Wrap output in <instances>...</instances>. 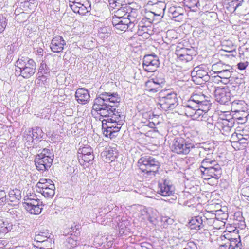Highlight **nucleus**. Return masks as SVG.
<instances>
[{"label": "nucleus", "mask_w": 249, "mask_h": 249, "mask_svg": "<svg viewBox=\"0 0 249 249\" xmlns=\"http://www.w3.org/2000/svg\"><path fill=\"white\" fill-rule=\"evenodd\" d=\"M186 48L180 47L179 46H177L176 51L175 54L179 55V54H185L186 53Z\"/></svg>", "instance_id": "51"}, {"label": "nucleus", "mask_w": 249, "mask_h": 249, "mask_svg": "<svg viewBox=\"0 0 249 249\" xmlns=\"http://www.w3.org/2000/svg\"><path fill=\"white\" fill-rule=\"evenodd\" d=\"M23 205L25 209L31 214H39L42 211V205L40 201L35 198L26 199Z\"/></svg>", "instance_id": "12"}, {"label": "nucleus", "mask_w": 249, "mask_h": 249, "mask_svg": "<svg viewBox=\"0 0 249 249\" xmlns=\"http://www.w3.org/2000/svg\"><path fill=\"white\" fill-rule=\"evenodd\" d=\"M150 212V213L149 215L146 217L148 221H149L151 223L155 225L156 223V217L155 215H154L153 213Z\"/></svg>", "instance_id": "50"}, {"label": "nucleus", "mask_w": 249, "mask_h": 249, "mask_svg": "<svg viewBox=\"0 0 249 249\" xmlns=\"http://www.w3.org/2000/svg\"><path fill=\"white\" fill-rule=\"evenodd\" d=\"M50 182H53V181L51 179H45V178H41L39 179V182L37 184H41L42 185L46 183L49 184Z\"/></svg>", "instance_id": "59"}, {"label": "nucleus", "mask_w": 249, "mask_h": 249, "mask_svg": "<svg viewBox=\"0 0 249 249\" xmlns=\"http://www.w3.org/2000/svg\"><path fill=\"white\" fill-rule=\"evenodd\" d=\"M174 192L171 182L167 180H163L158 183V193L163 196H171Z\"/></svg>", "instance_id": "15"}, {"label": "nucleus", "mask_w": 249, "mask_h": 249, "mask_svg": "<svg viewBox=\"0 0 249 249\" xmlns=\"http://www.w3.org/2000/svg\"><path fill=\"white\" fill-rule=\"evenodd\" d=\"M150 212H152V209H147L146 208H143L142 209L140 210L139 214L141 220L145 221L147 219L146 217L149 215Z\"/></svg>", "instance_id": "37"}, {"label": "nucleus", "mask_w": 249, "mask_h": 249, "mask_svg": "<svg viewBox=\"0 0 249 249\" xmlns=\"http://www.w3.org/2000/svg\"><path fill=\"white\" fill-rule=\"evenodd\" d=\"M138 164L140 169L143 173V176L150 178L156 176L160 167L158 160L149 155L141 157L138 160Z\"/></svg>", "instance_id": "2"}, {"label": "nucleus", "mask_w": 249, "mask_h": 249, "mask_svg": "<svg viewBox=\"0 0 249 249\" xmlns=\"http://www.w3.org/2000/svg\"><path fill=\"white\" fill-rule=\"evenodd\" d=\"M178 61L182 62H187L192 60L193 57L190 56L188 54H179V55H176Z\"/></svg>", "instance_id": "39"}, {"label": "nucleus", "mask_w": 249, "mask_h": 249, "mask_svg": "<svg viewBox=\"0 0 249 249\" xmlns=\"http://www.w3.org/2000/svg\"><path fill=\"white\" fill-rule=\"evenodd\" d=\"M241 193L245 199L249 201V184L241 189Z\"/></svg>", "instance_id": "44"}, {"label": "nucleus", "mask_w": 249, "mask_h": 249, "mask_svg": "<svg viewBox=\"0 0 249 249\" xmlns=\"http://www.w3.org/2000/svg\"><path fill=\"white\" fill-rule=\"evenodd\" d=\"M217 211H211V216L209 218H207V220H208V223L209 224L213 225V224L214 223V219H217V218L216 217V213H214V212H216Z\"/></svg>", "instance_id": "49"}, {"label": "nucleus", "mask_w": 249, "mask_h": 249, "mask_svg": "<svg viewBox=\"0 0 249 249\" xmlns=\"http://www.w3.org/2000/svg\"><path fill=\"white\" fill-rule=\"evenodd\" d=\"M234 50L233 46H230L229 47H222L219 48V55H220L221 58L228 59L231 56L226 53H230Z\"/></svg>", "instance_id": "30"}, {"label": "nucleus", "mask_w": 249, "mask_h": 249, "mask_svg": "<svg viewBox=\"0 0 249 249\" xmlns=\"http://www.w3.org/2000/svg\"><path fill=\"white\" fill-rule=\"evenodd\" d=\"M247 66V64H246L245 63L241 62L238 63V68L241 70H245Z\"/></svg>", "instance_id": "60"}, {"label": "nucleus", "mask_w": 249, "mask_h": 249, "mask_svg": "<svg viewBox=\"0 0 249 249\" xmlns=\"http://www.w3.org/2000/svg\"><path fill=\"white\" fill-rule=\"evenodd\" d=\"M103 117L106 118L102 121L103 128H105L106 126H113L111 127L112 130L114 132H118L121 128L124 121V115L121 111H114L106 116H102Z\"/></svg>", "instance_id": "4"}, {"label": "nucleus", "mask_w": 249, "mask_h": 249, "mask_svg": "<svg viewBox=\"0 0 249 249\" xmlns=\"http://www.w3.org/2000/svg\"><path fill=\"white\" fill-rule=\"evenodd\" d=\"M222 60L219 59V70L225 69V66H230L229 65L221 63Z\"/></svg>", "instance_id": "61"}, {"label": "nucleus", "mask_w": 249, "mask_h": 249, "mask_svg": "<svg viewBox=\"0 0 249 249\" xmlns=\"http://www.w3.org/2000/svg\"><path fill=\"white\" fill-rule=\"evenodd\" d=\"M161 89L160 86L156 82H154V81L152 80L151 79H150L145 83V89L150 92L156 93L160 90Z\"/></svg>", "instance_id": "25"}, {"label": "nucleus", "mask_w": 249, "mask_h": 249, "mask_svg": "<svg viewBox=\"0 0 249 249\" xmlns=\"http://www.w3.org/2000/svg\"><path fill=\"white\" fill-rule=\"evenodd\" d=\"M160 64L159 57L155 54L145 55L143 58V68L148 72L155 71Z\"/></svg>", "instance_id": "9"}, {"label": "nucleus", "mask_w": 249, "mask_h": 249, "mask_svg": "<svg viewBox=\"0 0 249 249\" xmlns=\"http://www.w3.org/2000/svg\"><path fill=\"white\" fill-rule=\"evenodd\" d=\"M231 247V246H226L225 242L219 241V249H230Z\"/></svg>", "instance_id": "56"}, {"label": "nucleus", "mask_w": 249, "mask_h": 249, "mask_svg": "<svg viewBox=\"0 0 249 249\" xmlns=\"http://www.w3.org/2000/svg\"><path fill=\"white\" fill-rule=\"evenodd\" d=\"M49 186L50 188H47L40 193L45 197H52L55 194L54 184H51Z\"/></svg>", "instance_id": "32"}, {"label": "nucleus", "mask_w": 249, "mask_h": 249, "mask_svg": "<svg viewBox=\"0 0 249 249\" xmlns=\"http://www.w3.org/2000/svg\"><path fill=\"white\" fill-rule=\"evenodd\" d=\"M75 96L77 102L82 104L87 103L90 99V95L88 90L84 88H80L77 89Z\"/></svg>", "instance_id": "20"}, {"label": "nucleus", "mask_w": 249, "mask_h": 249, "mask_svg": "<svg viewBox=\"0 0 249 249\" xmlns=\"http://www.w3.org/2000/svg\"><path fill=\"white\" fill-rule=\"evenodd\" d=\"M154 82H156L162 88L165 82L164 76L162 73H158L154 77L151 78Z\"/></svg>", "instance_id": "34"}, {"label": "nucleus", "mask_w": 249, "mask_h": 249, "mask_svg": "<svg viewBox=\"0 0 249 249\" xmlns=\"http://www.w3.org/2000/svg\"><path fill=\"white\" fill-rule=\"evenodd\" d=\"M23 139L28 148L31 146L34 140H35L30 129L25 131Z\"/></svg>", "instance_id": "29"}, {"label": "nucleus", "mask_w": 249, "mask_h": 249, "mask_svg": "<svg viewBox=\"0 0 249 249\" xmlns=\"http://www.w3.org/2000/svg\"><path fill=\"white\" fill-rule=\"evenodd\" d=\"M243 0H225L223 5L229 12H234L237 7L241 6Z\"/></svg>", "instance_id": "22"}, {"label": "nucleus", "mask_w": 249, "mask_h": 249, "mask_svg": "<svg viewBox=\"0 0 249 249\" xmlns=\"http://www.w3.org/2000/svg\"><path fill=\"white\" fill-rule=\"evenodd\" d=\"M210 75L208 78L210 81L208 83V88L212 94H213L215 97H217V90L218 84L217 77H218V72L212 70V71H210Z\"/></svg>", "instance_id": "18"}, {"label": "nucleus", "mask_w": 249, "mask_h": 249, "mask_svg": "<svg viewBox=\"0 0 249 249\" xmlns=\"http://www.w3.org/2000/svg\"><path fill=\"white\" fill-rule=\"evenodd\" d=\"M79 226L76 225L74 227H72L71 228L72 231H71L72 233H71V235H72L74 233V235L77 236L79 233V232H77V231L79 229Z\"/></svg>", "instance_id": "55"}, {"label": "nucleus", "mask_w": 249, "mask_h": 249, "mask_svg": "<svg viewBox=\"0 0 249 249\" xmlns=\"http://www.w3.org/2000/svg\"><path fill=\"white\" fill-rule=\"evenodd\" d=\"M21 192L20 190L15 189L9 192L8 196V203L9 202H16L21 198Z\"/></svg>", "instance_id": "24"}, {"label": "nucleus", "mask_w": 249, "mask_h": 249, "mask_svg": "<svg viewBox=\"0 0 249 249\" xmlns=\"http://www.w3.org/2000/svg\"><path fill=\"white\" fill-rule=\"evenodd\" d=\"M139 28L141 29V31H142V32H143V34H145L146 35H148L147 32L148 29L146 26H142L140 27Z\"/></svg>", "instance_id": "63"}, {"label": "nucleus", "mask_w": 249, "mask_h": 249, "mask_svg": "<svg viewBox=\"0 0 249 249\" xmlns=\"http://www.w3.org/2000/svg\"><path fill=\"white\" fill-rule=\"evenodd\" d=\"M77 157L81 164L88 166L86 164H92L94 158L92 148L89 145L80 146L78 150Z\"/></svg>", "instance_id": "8"}, {"label": "nucleus", "mask_w": 249, "mask_h": 249, "mask_svg": "<svg viewBox=\"0 0 249 249\" xmlns=\"http://www.w3.org/2000/svg\"><path fill=\"white\" fill-rule=\"evenodd\" d=\"M219 209V221H220L222 226H224L228 218V208L226 206H220Z\"/></svg>", "instance_id": "27"}, {"label": "nucleus", "mask_w": 249, "mask_h": 249, "mask_svg": "<svg viewBox=\"0 0 249 249\" xmlns=\"http://www.w3.org/2000/svg\"><path fill=\"white\" fill-rule=\"evenodd\" d=\"M15 75H21L24 78H28L36 71V65L35 61L28 57H22L18 59L15 64Z\"/></svg>", "instance_id": "3"}, {"label": "nucleus", "mask_w": 249, "mask_h": 249, "mask_svg": "<svg viewBox=\"0 0 249 249\" xmlns=\"http://www.w3.org/2000/svg\"><path fill=\"white\" fill-rule=\"evenodd\" d=\"M102 154L109 159L114 160L117 157V150L115 147L108 146L105 148Z\"/></svg>", "instance_id": "26"}, {"label": "nucleus", "mask_w": 249, "mask_h": 249, "mask_svg": "<svg viewBox=\"0 0 249 249\" xmlns=\"http://www.w3.org/2000/svg\"><path fill=\"white\" fill-rule=\"evenodd\" d=\"M185 3L190 8L197 7L199 4L198 0H185Z\"/></svg>", "instance_id": "47"}, {"label": "nucleus", "mask_w": 249, "mask_h": 249, "mask_svg": "<svg viewBox=\"0 0 249 249\" xmlns=\"http://www.w3.org/2000/svg\"><path fill=\"white\" fill-rule=\"evenodd\" d=\"M221 47H229L230 46L233 45L231 41L229 40H224L221 41Z\"/></svg>", "instance_id": "54"}, {"label": "nucleus", "mask_w": 249, "mask_h": 249, "mask_svg": "<svg viewBox=\"0 0 249 249\" xmlns=\"http://www.w3.org/2000/svg\"><path fill=\"white\" fill-rule=\"evenodd\" d=\"M191 75L193 78H204V80H207L209 76L208 72L206 70V66L204 65L194 68L191 72Z\"/></svg>", "instance_id": "19"}, {"label": "nucleus", "mask_w": 249, "mask_h": 249, "mask_svg": "<svg viewBox=\"0 0 249 249\" xmlns=\"http://www.w3.org/2000/svg\"><path fill=\"white\" fill-rule=\"evenodd\" d=\"M231 93L227 86H219V104L230 107Z\"/></svg>", "instance_id": "16"}, {"label": "nucleus", "mask_w": 249, "mask_h": 249, "mask_svg": "<svg viewBox=\"0 0 249 249\" xmlns=\"http://www.w3.org/2000/svg\"><path fill=\"white\" fill-rule=\"evenodd\" d=\"M48 233H46L44 232H41L37 235H36L35 237V240L37 242L41 243V241L43 240H45L47 238H50L49 237H48Z\"/></svg>", "instance_id": "40"}, {"label": "nucleus", "mask_w": 249, "mask_h": 249, "mask_svg": "<svg viewBox=\"0 0 249 249\" xmlns=\"http://www.w3.org/2000/svg\"><path fill=\"white\" fill-rule=\"evenodd\" d=\"M40 72L42 74H47L49 72L50 70L48 69L45 63L42 62L39 68Z\"/></svg>", "instance_id": "46"}, {"label": "nucleus", "mask_w": 249, "mask_h": 249, "mask_svg": "<svg viewBox=\"0 0 249 249\" xmlns=\"http://www.w3.org/2000/svg\"><path fill=\"white\" fill-rule=\"evenodd\" d=\"M41 245H40L39 247L40 249H52V239L50 238H47L45 240H43L41 241Z\"/></svg>", "instance_id": "36"}, {"label": "nucleus", "mask_w": 249, "mask_h": 249, "mask_svg": "<svg viewBox=\"0 0 249 249\" xmlns=\"http://www.w3.org/2000/svg\"><path fill=\"white\" fill-rule=\"evenodd\" d=\"M1 225H3V220L0 218V234L7 233L12 229V225H8L6 228H2Z\"/></svg>", "instance_id": "43"}, {"label": "nucleus", "mask_w": 249, "mask_h": 249, "mask_svg": "<svg viewBox=\"0 0 249 249\" xmlns=\"http://www.w3.org/2000/svg\"><path fill=\"white\" fill-rule=\"evenodd\" d=\"M70 6L74 13L81 15H84L91 10L90 3L85 0H75L70 4Z\"/></svg>", "instance_id": "11"}, {"label": "nucleus", "mask_w": 249, "mask_h": 249, "mask_svg": "<svg viewBox=\"0 0 249 249\" xmlns=\"http://www.w3.org/2000/svg\"><path fill=\"white\" fill-rule=\"evenodd\" d=\"M193 147V144L188 142L182 137L175 138L171 145L172 150L177 154H187Z\"/></svg>", "instance_id": "7"}, {"label": "nucleus", "mask_w": 249, "mask_h": 249, "mask_svg": "<svg viewBox=\"0 0 249 249\" xmlns=\"http://www.w3.org/2000/svg\"><path fill=\"white\" fill-rule=\"evenodd\" d=\"M105 127H106V130L104 131V134L107 137H111L112 134L114 132L111 129V126L105 125ZM112 127L113 126H112Z\"/></svg>", "instance_id": "52"}, {"label": "nucleus", "mask_w": 249, "mask_h": 249, "mask_svg": "<svg viewBox=\"0 0 249 249\" xmlns=\"http://www.w3.org/2000/svg\"><path fill=\"white\" fill-rule=\"evenodd\" d=\"M53 160V158L50 157H39L36 156L35 159V163L36 169L42 172L48 170L51 167Z\"/></svg>", "instance_id": "14"}, {"label": "nucleus", "mask_w": 249, "mask_h": 249, "mask_svg": "<svg viewBox=\"0 0 249 249\" xmlns=\"http://www.w3.org/2000/svg\"><path fill=\"white\" fill-rule=\"evenodd\" d=\"M51 184H54L53 183V182H50L49 183H45L43 184H36V191L37 192L40 193L41 192L43 191L44 190L47 189V188H50V185Z\"/></svg>", "instance_id": "41"}, {"label": "nucleus", "mask_w": 249, "mask_h": 249, "mask_svg": "<svg viewBox=\"0 0 249 249\" xmlns=\"http://www.w3.org/2000/svg\"><path fill=\"white\" fill-rule=\"evenodd\" d=\"M120 100V97L117 93L102 92L95 99L92 108L100 116H106L109 112H114V110L121 111L116 108Z\"/></svg>", "instance_id": "1"}, {"label": "nucleus", "mask_w": 249, "mask_h": 249, "mask_svg": "<svg viewBox=\"0 0 249 249\" xmlns=\"http://www.w3.org/2000/svg\"><path fill=\"white\" fill-rule=\"evenodd\" d=\"M108 30V28L107 27H102L99 30V33L101 34H105L107 33Z\"/></svg>", "instance_id": "62"}, {"label": "nucleus", "mask_w": 249, "mask_h": 249, "mask_svg": "<svg viewBox=\"0 0 249 249\" xmlns=\"http://www.w3.org/2000/svg\"><path fill=\"white\" fill-rule=\"evenodd\" d=\"M31 131L35 139L39 140L42 138L43 136V132L42 129L39 127H36L32 128Z\"/></svg>", "instance_id": "35"}, {"label": "nucleus", "mask_w": 249, "mask_h": 249, "mask_svg": "<svg viewBox=\"0 0 249 249\" xmlns=\"http://www.w3.org/2000/svg\"><path fill=\"white\" fill-rule=\"evenodd\" d=\"M213 117H214V116H213L211 118L208 119V123L209 124H212L214 125V126H216V124L217 123V122L216 121V120L213 121Z\"/></svg>", "instance_id": "64"}, {"label": "nucleus", "mask_w": 249, "mask_h": 249, "mask_svg": "<svg viewBox=\"0 0 249 249\" xmlns=\"http://www.w3.org/2000/svg\"><path fill=\"white\" fill-rule=\"evenodd\" d=\"M191 229L199 230L203 227V219L200 216L193 217L189 222Z\"/></svg>", "instance_id": "23"}, {"label": "nucleus", "mask_w": 249, "mask_h": 249, "mask_svg": "<svg viewBox=\"0 0 249 249\" xmlns=\"http://www.w3.org/2000/svg\"><path fill=\"white\" fill-rule=\"evenodd\" d=\"M200 170H201V171L203 173H204L205 171L207 170L209 173L211 174V176L213 177V176H217L216 174H215V172H216V168H214L213 167L205 168L203 166H201Z\"/></svg>", "instance_id": "42"}, {"label": "nucleus", "mask_w": 249, "mask_h": 249, "mask_svg": "<svg viewBox=\"0 0 249 249\" xmlns=\"http://www.w3.org/2000/svg\"><path fill=\"white\" fill-rule=\"evenodd\" d=\"M128 20L126 18H123L122 21L117 25L116 29L121 31H126L127 29H132L131 24H129Z\"/></svg>", "instance_id": "33"}, {"label": "nucleus", "mask_w": 249, "mask_h": 249, "mask_svg": "<svg viewBox=\"0 0 249 249\" xmlns=\"http://www.w3.org/2000/svg\"><path fill=\"white\" fill-rule=\"evenodd\" d=\"M191 102H192L193 106H204L205 108H207V106H210L211 104L208 97L201 92L194 93L191 96L187 104H190Z\"/></svg>", "instance_id": "13"}, {"label": "nucleus", "mask_w": 249, "mask_h": 249, "mask_svg": "<svg viewBox=\"0 0 249 249\" xmlns=\"http://www.w3.org/2000/svg\"><path fill=\"white\" fill-rule=\"evenodd\" d=\"M244 103V102L243 101H234L232 103V106L236 107L238 106L243 105Z\"/></svg>", "instance_id": "58"}, {"label": "nucleus", "mask_w": 249, "mask_h": 249, "mask_svg": "<svg viewBox=\"0 0 249 249\" xmlns=\"http://www.w3.org/2000/svg\"><path fill=\"white\" fill-rule=\"evenodd\" d=\"M36 156H38L39 157H50L51 158H53V153L52 152L51 150L44 148L43 149L41 152L37 154Z\"/></svg>", "instance_id": "38"}, {"label": "nucleus", "mask_w": 249, "mask_h": 249, "mask_svg": "<svg viewBox=\"0 0 249 249\" xmlns=\"http://www.w3.org/2000/svg\"><path fill=\"white\" fill-rule=\"evenodd\" d=\"M122 17H115L113 18L112 22L115 28L117 27V25L122 21Z\"/></svg>", "instance_id": "53"}, {"label": "nucleus", "mask_w": 249, "mask_h": 249, "mask_svg": "<svg viewBox=\"0 0 249 249\" xmlns=\"http://www.w3.org/2000/svg\"><path fill=\"white\" fill-rule=\"evenodd\" d=\"M159 104L164 111L173 110L178 104V98L176 93L174 92H161L159 98Z\"/></svg>", "instance_id": "5"}, {"label": "nucleus", "mask_w": 249, "mask_h": 249, "mask_svg": "<svg viewBox=\"0 0 249 249\" xmlns=\"http://www.w3.org/2000/svg\"><path fill=\"white\" fill-rule=\"evenodd\" d=\"M125 16H127V17H124V18L128 20L127 22L128 24H131V26H132V28L133 29L135 24L137 22L138 20L137 13L135 11L131 10L130 12L126 14Z\"/></svg>", "instance_id": "28"}, {"label": "nucleus", "mask_w": 249, "mask_h": 249, "mask_svg": "<svg viewBox=\"0 0 249 249\" xmlns=\"http://www.w3.org/2000/svg\"><path fill=\"white\" fill-rule=\"evenodd\" d=\"M108 0L110 5L113 8H114V6H116L117 5V4H120V0Z\"/></svg>", "instance_id": "57"}, {"label": "nucleus", "mask_w": 249, "mask_h": 249, "mask_svg": "<svg viewBox=\"0 0 249 249\" xmlns=\"http://www.w3.org/2000/svg\"><path fill=\"white\" fill-rule=\"evenodd\" d=\"M230 69V66H225V69L219 70V78L221 79L219 80V85L221 83L226 86L229 83V78L231 76Z\"/></svg>", "instance_id": "21"}, {"label": "nucleus", "mask_w": 249, "mask_h": 249, "mask_svg": "<svg viewBox=\"0 0 249 249\" xmlns=\"http://www.w3.org/2000/svg\"><path fill=\"white\" fill-rule=\"evenodd\" d=\"M231 236L230 232L223 231L220 237L221 242H225L226 246H231Z\"/></svg>", "instance_id": "31"}, {"label": "nucleus", "mask_w": 249, "mask_h": 249, "mask_svg": "<svg viewBox=\"0 0 249 249\" xmlns=\"http://www.w3.org/2000/svg\"><path fill=\"white\" fill-rule=\"evenodd\" d=\"M190 104H187L185 106V114L188 116L193 117V119H197L201 116L203 117L207 112L209 110L210 106L207 108H204V106H195L192 102Z\"/></svg>", "instance_id": "10"}, {"label": "nucleus", "mask_w": 249, "mask_h": 249, "mask_svg": "<svg viewBox=\"0 0 249 249\" xmlns=\"http://www.w3.org/2000/svg\"><path fill=\"white\" fill-rule=\"evenodd\" d=\"M231 119L230 107L227 106L226 110H220V113H219V127L222 129H220L221 136L219 135V137H222V136L229 137L231 131L229 124Z\"/></svg>", "instance_id": "6"}, {"label": "nucleus", "mask_w": 249, "mask_h": 249, "mask_svg": "<svg viewBox=\"0 0 249 249\" xmlns=\"http://www.w3.org/2000/svg\"><path fill=\"white\" fill-rule=\"evenodd\" d=\"M66 45V41L62 36H56L52 39L50 49L54 53H60L63 51Z\"/></svg>", "instance_id": "17"}, {"label": "nucleus", "mask_w": 249, "mask_h": 249, "mask_svg": "<svg viewBox=\"0 0 249 249\" xmlns=\"http://www.w3.org/2000/svg\"><path fill=\"white\" fill-rule=\"evenodd\" d=\"M6 26V18L3 16H0V33L4 31Z\"/></svg>", "instance_id": "48"}, {"label": "nucleus", "mask_w": 249, "mask_h": 249, "mask_svg": "<svg viewBox=\"0 0 249 249\" xmlns=\"http://www.w3.org/2000/svg\"><path fill=\"white\" fill-rule=\"evenodd\" d=\"M148 5H154L155 7H160L161 10H164V4L160 1H158L157 0H153L152 1H150L148 3Z\"/></svg>", "instance_id": "45"}]
</instances>
